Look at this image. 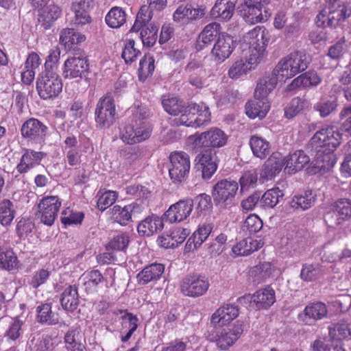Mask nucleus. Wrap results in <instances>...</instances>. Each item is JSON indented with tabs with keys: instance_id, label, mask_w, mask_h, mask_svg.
<instances>
[{
	"instance_id": "nucleus-43",
	"label": "nucleus",
	"mask_w": 351,
	"mask_h": 351,
	"mask_svg": "<svg viewBox=\"0 0 351 351\" xmlns=\"http://www.w3.org/2000/svg\"><path fill=\"white\" fill-rule=\"evenodd\" d=\"M258 64H250L249 55L245 53V59L236 60L228 70V76L232 79H238L254 69Z\"/></svg>"
},
{
	"instance_id": "nucleus-27",
	"label": "nucleus",
	"mask_w": 351,
	"mask_h": 351,
	"mask_svg": "<svg viewBox=\"0 0 351 351\" xmlns=\"http://www.w3.org/2000/svg\"><path fill=\"white\" fill-rule=\"evenodd\" d=\"M204 14V10L194 8L191 5H181L176 10L173 14L175 22L181 24H188L191 21L201 18Z\"/></svg>"
},
{
	"instance_id": "nucleus-4",
	"label": "nucleus",
	"mask_w": 351,
	"mask_h": 351,
	"mask_svg": "<svg viewBox=\"0 0 351 351\" xmlns=\"http://www.w3.org/2000/svg\"><path fill=\"white\" fill-rule=\"evenodd\" d=\"M270 0H243L241 15L250 24L263 23L271 15Z\"/></svg>"
},
{
	"instance_id": "nucleus-50",
	"label": "nucleus",
	"mask_w": 351,
	"mask_h": 351,
	"mask_svg": "<svg viewBox=\"0 0 351 351\" xmlns=\"http://www.w3.org/2000/svg\"><path fill=\"white\" fill-rule=\"evenodd\" d=\"M308 107V103L306 99L295 97L285 108V117L289 119H293Z\"/></svg>"
},
{
	"instance_id": "nucleus-24",
	"label": "nucleus",
	"mask_w": 351,
	"mask_h": 351,
	"mask_svg": "<svg viewBox=\"0 0 351 351\" xmlns=\"http://www.w3.org/2000/svg\"><path fill=\"white\" fill-rule=\"evenodd\" d=\"M62 152L65 156V161L71 167L77 166L81 162V152L77 138L73 136H67L64 141Z\"/></svg>"
},
{
	"instance_id": "nucleus-60",
	"label": "nucleus",
	"mask_w": 351,
	"mask_h": 351,
	"mask_svg": "<svg viewBox=\"0 0 351 351\" xmlns=\"http://www.w3.org/2000/svg\"><path fill=\"white\" fill-rule=\"evenodd\" d=\"M322 274V270L318 264H304L302 265L300 278L306 282L317 280Z\"/></svg>"
},
{
	"instance_id": "nucleus-38",
	"label": "nucleus",
	"mask_w": 351,
	"mask_h": 351,
	"mask_svg": "<svg viewBox=\"0 0 351 351\" xmlns=\"http://www.w3.org/2000/svg\"><path fill=\"white\" fill-rule=\"evenodd\" d=\"M236 2L237 0H217L212 8V15L223 20H229L234 12Z\"/></svg>"
},
{
	"instance_id": "nucleus-41",
	"label": "nucleus",
	"mask_w": 351,
	"mask_h": 351,
	"mask_svg": "<svg viewBox=\"0 0 351 351\" xmlns=\"http://www.w3.org/2000/svg\"><path fill=\"white\" fill-rule=\"evenodd\" d=\"M315 197L316 195L312 190H307L300 195L293 196L289 205L293 209L306 210L313 206Z\"/></svg>"
},
{
	"instance_id": "nucleus-28",
	"label": "nucleus",
	"mask_w": 351,
	"mask_h": 351,
	"mask_svg": "<svg viewBox=\"0 0 351 351\" xmlns=\"http://www.w3.org/2000/svg\"><path fill=\"white\" fill-rule=\"evenodd\" d=\"M278 80H280V77L275 73L274 70L271 74L263 77L257 83L255 97L267 99V96L276 87Z\"/></svg>"
},
{
	"instance_id": "nucleus-62",
	"label": "nucleus",
	"mask_w": 351,
	"mask_h": 351,
	"mask_svg": "<svg viewBox=\"0 0 351 351\" xmlns=\"http://www.w3.org/2000/svg\"><path fill=\"white\" fill-rule=\"evenodd\" d=\"M60 58V50L56 47L49 51L44 64V70L41 73H57L58 65Z\"/></svg>"
},
{
	"instance_id": "nucleus-6",
	"label": "nucleus",
	"mask_w": 351,
	"mask_h": 351,
	"mask_svg": "<svg viewBox=\"0 0 351 351\" xmlns=\"http://www.w3.org/2000/svg\"><path fill=\"white\" fill-rule=\"evenodd\" d=\"M243 331V323L237 320L233 325L227 327L218 326L208 335V340L215 342L217 348L226 350L240 337Z\"/></svg>"
},
{
	"instance_id": "nucleus-47",
	"label": "nucleus",
	"mask_w": 351,
	"mask_h": 351,
	"mask_svg": "<svg viewBox=\"0 0 351 351\" xmlns=\"http://www.w3.org/2000/svg\"><path fill=\"white\" fill-rule=\"evenodd\" d=\"M198 109L197 104H190L184 108L180 116L178 118H176L174 121L178 125L197 128V126L193 125V120H195Z\"/></svg>"
},
{
	"instance_id": "nucleus-54",
	"label": "nucleus",
	"mask_w": 351,
	"mask_h": 351,
	"mask_svg": "<svg viewBox=\"0 0 351 351\" xmlns=\"http://www.w3.org/2000/svg\"><path fill=\"white\" fill-rule=\"evenodd\" d=\"M258 173L256 169H250L244 171L239 179L241 191H248L255 188L258 180Z\"/></svg>"
},
{
	"instance_id": "nucleus-63",
	"label": "nucleus",
	"mask_w": 351,
	"mask_h": 351,
	"mask_svg": "<svg viewBox=\"0 0 351 351\" xmlns=\"http://www.w3.org/2000/svg\"><path fill=\"white\" fill-rule=\"evenodd\" d=\"M152 19L151 11L146 6H143L138 11L134 24L132 27L131 32H138L143 27L150 24Z\"/></svg>"
},
{
	"instance_id": "nucleus-19",
	"label": "nucleus",
	"mask_w": 351,
	"mask_h": 351,
	"mask_svg": "<svg viewBox=\"0 0 351 351\" xmlns=\"http://www.w3.org/2000/svg\"><path fill=\"white\" fill-rule=\"evenodd\" d=\"M234 48L233 38L227 34H221L211 50V56L215 61L221 63L230 57Z\"/></svg>"
},
{
	"instance_id": "nucleus-32",
	"label": "nucleus",
	"mask_w": 351,
	"mask_h": 351,
	"mask_svg": "<svg viewBox=\"0 0 351 351\" xmlns=\"http://www.w3.org/2000/svg\"><path fill=\"white\" fill-rule=\"evenodd\" d=\"M62 307L68 311H74L79 305V295L75 285H69L63 291L60 297Z\"/></svg>"
},
{
	"instance_id": "nucleus-10",
	"label": "nucleus",
	"mask_w": 351,
	"mask_h": 351,
	"mask_svg": "<svg viewBox=\"0 0 351 351\" xmlns=\"http://www.w3.org/2000/svg\"><path fill=\"white\" fill-rule=\"evenodd\" d=\"M152 128L144 120L135 121L126 125L120 132V138L125 143L134 145L148 139L152 134Z\"/></svg>"
},
{
	"instance_id": "nucleus-64",
	"label": "nucleus",
	"mask_w": 351,
	"mask_h": 351,
	"mask_svg": "<svg viewBox=\"0 0 351 351\" xmlns=\"http://www.w3.org/2000/svg\"><path fill=\"white\" fill-rule=\"evenodd\" d=\"M165 110L171 115L177 116L182 112L184 106L176 97L164 98L162 101Z\"/></svg>"
},
{
	"instance_id": "nucleus-34",
	"label": "nucleus",
	"mask_w": 351,
	"mask_h": 351,
	"mask_svg": "<svg viewBox=\"0 0 351 351\" xmlns=\"http://www.w3.org/2000/svg\"><path fill=\"white\" fill-rule=\"evenodd\" d=\"M322 80L317 73L313 71H309L295 78L287 86L289 91L297 88H306L311 86H317L320 84Z\"/></svg>"
},
{
	"instance_id": "nucleus-36",
	"label": "nucleus",
	"mask_w": 351,
	"mask_h": 351,
	"mask_svg": "<svg viewBox=\"0 0 351 351\" xmlns=\"http://www.w3.org/2000/svg\"><path fill=\"white\" fill-rule=\"evenodd\" d=\"M263 245V242L261 240L247 237L238 242L233 246L232 250L237 256H248L262 247Z\"/></svg>"
},
{
	"instance_id": "nucleus-18",
	"label": "nucleus",
	"mask_w": 351,
	"mask_h": 351,
	"mask_svg": "<svg viewBox=\"0 0 351 351\" xmlns=\"http://www.w3.org/2000/svg\"><path fill=\"white\" fill-rule=\"evenodd\" d=\"M48 131V127L43 122L35 118H29L23 123L21 128L23 138L35 142L45 140Z\"/></svg>"
},
{
	"instance_id": "nucleus-29",
	"label": "nucleus",
	"mask_w": 351,
	"mask_h": 351,
	"mask_svg": "<svg viewBox=\"0 0 351 351\" xmlns=\"http://www.w3.org/2000/svg\"><path fill=\"white\" fill-rule=\"evenodd\" d=\"M239 315V308L236 306L227 304L219 307L211 317L213 324L226 325Z\"/></svg>"
},
{
	"instance_id": "nucleus-22",
	"label": "nucleus",
	"mask_w": 351,
	"mask_h": 351,
	"mask_svg": "<svg viewBox=\"0 0 351 351\" xmlns=\"http://www.w3.org/2000/svg\"><path fill=\"white\" fill-rule=\"evenodd\" d=\"M285 162L281 154L273 153L264 162L260 173V178L263 182L275 178L282 170Z\"/></svg>"
},
{
	"instance_id": "nucleus-30",
	"label": "nucleus",
	"mask_w": 351,
	"mask_h": 351,
	"mask_svg": "<svg viewBox=\"0 0 351 351\" xmlns=\"http://www.w3.org/2000/svg\"><path fill=\"white\" fill-rule=\"evenodd\" d=\"M270 106L267 99L256 98L249 101L245 104V113L250 119L264 118L269 110Z\"/></svg>"
},
{
	"instance_id": "nucleus-33",
	"label": "nucleus",
	"mask_w": 351,
	"mask_h": 351,
	"mask_svg": "<svg viewBox=\"0 0 351 351\" xmlns=\"http://www.w3.org/2000/svg\"><path fill=\"white\" fill-rule=\"evenodd\" d=\"M164 270L165 267L162 264L155 263L148 265L137 275L138 282L141 285L155 282L161 277Z\"/></svg>"
},
{
	"instance_id": "nucleus-55",
	"label": "nucleus",
	"mask_w": 351,
	"mask_h": 351,
	"mask_svg": "<svg viewBox=\"0 0 351 351\" xmlns=\"http://www.w3.org/2000/svg\"><path fill=\"white\" fill-rule=\"evenodd\" d=\"M158 25L154 23H150L147 26L143 27L141 31V38L144 45L152 47L157 40V32Z\"/></svg>"
},
{
	"instance_id": "nucleus-56",
	"label": "nucleus",
	"mask_w": 351,
	"mask_h": 351,
	"mask_svg": "<svg viewBox=\"0 0 351 351\" xmlns=\"http://www.w3.org/2000/svg\"><path fill=\"white\" fill-rule=\"evenodd\" d=\"M273 267L270 263L263 262L250 269V275L253 276L255 281L262 282L269 278L272 274Z\"/></svg>"
},
{
	"instance_id": "nucleus-8",
	"label": "nucleus",
	"mask_w": 351,
	"mask_h": 351,
	"mask_svg": "<svg viewBox=\"0 0 351 351\" xmlns=\"http://www.w3.org/2000/svg\"><path fill=\"white\" fill-rule=\"evenodd\" d=\"M116 106L113 97L107 93L98 100L95 110V121L97 127L109 128L116 120Z\"/></svg>"
},
{
	"instance_id": "nucleus-9",
	"label": "nucleus",
	"mask_w": 351,
	"mask_h": 351,
	"mask_svg": "<svg viewBox=\"0 0 351 351\" xmlns=\"http://www.w3.org/2000/svg\"><path fill=\"white\" fill-rule=\"evenodd\" d=\"M63 84L58 73H40L36 81V90L43 99L57 97L62 92Z\"/></svg>"
},
{
	"instance_id": "nucleus-25",
	"label": "nucleus",
	"mask_w": 351,
	"mask_h": 351,
	"mask_svg": "<svg viewBox=\"0 0 351 351\" xmlns=\"http://www.w3.org/2000/svg\"><path fill=\"white\" fill-rule=\"evenodd\" d=\"M327 313L328 310L326 304L322 302H316L308 304L300 316L304 322L311 325L324 318Z\"/></svg>"
},
{
	"instance_id": "nucleus-15",
	"label": "nucleus",
	"mask_w": 351,
	"mask_h": 351,
	"mask_svg": "<svg viewBox=\"0 0 351 351\" xmlns=\"http://www.w3.org/2000/svg\"><path fill=\"white\" fill-rule=\"evenodd\" d=\"M88 59L84 54L75 53L65 60L62 75L66 79L82 78L88 70Z\"/></svg>"
},
{
	"instance_id": "nucleus-46",
	"label": "nucleus",
	"mask_w": 351,
	"mask_h": 351,
	"mask_svg": "<svg viewBox=\"0 0 351 351\" xmlns=\"http://www.w3.org/2000/svg\"><path fill=\"white\" fill-rule=\"evenodd\" d=\"M213 230L211 223H204L200 225L198 229L193 234L186 242V246L191 248L193 245L195 248L199 247L202 243L208 238Z\"/></svg>"
},
{
	"instance_id": "nucleus-7",
	"label": "nucleus",
	"mask_w": 351,
	"mask_h": 351,
	"mask_svg": "<svg viewBox=\"0 0 351 351\" xmlns=\"http://www.w3.org/2000/svg\"><path fill=\"white\" fill-rule=\"evenodd\" d=\"M228 135L218 128H212L201 133H195L189 137V141L196 148H220L226 145Z\"/></svg>"
},
{
	"instance_id": "nucleus-2",
	"label": "nucleus",
	"mask_w": 351,
	"mask_h": 351,
	"mask_svg": "<svg viewBox=\"0 0 351 351\" xmlns=\"http://www.w3.org/2000/svg\"><path fill=\"white\" fill-rule=\"evenodd\" d=\"M271 34L264 26L258 25L249 31L243 37V47H247L250 64H258L265 53L266 47Z\"/></svg>"
},
{
	"instance_id": "nucleus-61",
	"label": "nucleus",
	"mask_w": 351,
	"mask_h": 351,
	"mask_svg": "<svg viewBox=\"0 0 351 351\" xmlns=\"http://www.w3.org/2000/svg\"><path fill=\"white\" fill-rule=\"evenodd\" d=\"M263 228V221L256 215H249L243 222L241 229L246 234L259 232Z\"/></svg>"
},
{
	"instance_id": "nucleus-13",
	"label": "nucleus",
	"mask_w": 351,
	"mask_h": 351,
	"mask_svg": "<svg viewBox=\"0 0 351 351\" xmlns=\"http://www.w3.org/2000/svg\"><path fill=\"white\" fill-rule=\"evenodd\" d=\"M350 16L351 6L349 4L339 5L332 10H322L316 16V23L319 27H336Z\"/></svg>"
},
{
	"instance_id": "nucleus-52",
	"label": "nucleus",
	"mask_w": 351,
	"mask_h": 351,
	"mask_svg": "<svg viewBox=\"0 0 351 351\" xmlns=\"http://www.w3.org/2000/svg\"><path fill=\"white\" fill-rule=\"evenodd\" d=\"M114 313L117 315H118L119 313L123 314V315L121 317L123 321V324H128V332L126 333L125 335L121 336V340L122 342H127L130 339L134 331H136V330L137 329L138 319L136 317V316L133 315L132 313L123 311L122 310H119L118 311V312H115ZM125 326L127 327V325Z\"/></svg>"
},
{
	"instance_id": "nucleus-49",
	"label": "nucleus",
	"mask_w": 351,
	"mask_h": 351,
	"mask_svg": "<svg viewBox=\"0 0 351 351\" xmlns=\"http://www.w3.org/2000/svg\"><path fill=\"white\" fill-rule=\"evenodd\" d=\"M126 13L120 7H113L107 13L105 21L111 28H119L126 22Z\"/></svg>"
},
{
	"instance_id": "nucleus-21",
	"label": "nucleus",
	"mask_w": 351,
	"mask_h": 351,
	"mask_svg": "<svg viewBox=\"0 0 351 351\" xmlns=\"http://www.w3.org/2000/svg\"><path fill=\"white\" fill-rule=\"evenodd\" d=\"M143 207L136 202L121 207L119 205L114 206L111 211L112 217L115 221L122 226H125L132 218L136 217L142 213Z\"/></svg>"
},
{
	"instance_id": "nucleus-57",
	"label": "nucleus",
	"mask_w": 351,
	"mask_h": 351,
	"mask_svg": "<svg viewBox=\"0 0 351 351\" xmlns=\"http://www.w3.org/2000/svg\"><path fill=\"white\" fill-rule=\"evenodd\" d=\"M15 210L12 202L3 199L0 202V223L3 226H8L14 218Z\"/></svg>"
},
{
	"instance_id": "nucleus-35",
	"label": "nucleus",
	"mask_w": 351,
	"mask_h": 351,
	"mask_svg": "<svg viewBox=\"0 0 351 351\" xmlns=\"http://www.w3.org/2000/svg\"><path fill=\"white\" fill-rule=\"evenodd\" d=\"M62 9L57 5L51 4L38 14V23L45 29H49L53 22L60 17Z\"/></svg>"
},
{
	"instance_id": "nucleus-48",
	"label": "nucleus",
	"mask_w": 351,
	"mask_h": 351,
	"mask_svg": "<svg viewBox=\"0 0 351 351\" xmlns=\"http://www.w3.org/2000/svg\"><path fill=\"white\" fill-rule=\"evenodd\" d=\"M250 145L254 156L261 159L265 158L269 153L270 143L262 137L252 136Z\"/></svg>"
},
{
	"instance_id": "nucleus-42",
	"label": "nucleus",
	"mask_w": 351,
	"mask_h": 351,
	"mask_svg": "<svg viewBox=\"0 0 351 351\" xmlns=\"http://www.w3.org/2000/svg\"><path fill=\"white\" fill-rule=\"evenodd\" d=\"M220 25L216 22L208 24L199 35L197 46L202 49L219 36Z\"/></svg>"
},
{
	"instance_id": "nucleus-12",
	"label": "nucleus",
	"mask_w": 351,
	"mask_h": 351,
	"mask_svg": "<svg viewBox=\"0 0 351 351\" xmlns=\"http://www.w3.org/2000/svg\"><path fill=\"white\" fill-rule=\"evenodd\" d=\"M209 287V280L206 276L193 274L183 278L180 283V291L186 296L197 298L204 295Z\"/></svg>"
},
{
	"instance_id": "nucleus-58",
	"label": "nucleus",
	"mask_w": 351,
	"mask_h": 351,
	"mask_svg": "<svg viewBox=\"0 0 351 351\" xmlns=\"http://www.w3.org/2000/svg\"><path fill=\"white\" fill-rule=\"evenodd\" d=\"M154 69L155 66L154 57L150 54H145L140 60L139 63V79L144 81L153 73Z\"/></svg>"
},
{
	"instance_id": "nucleus-40",
	"label": "nucleus",
	"mask_w": 351,
	"mask_h": 351,
	"mask_svg": "<svg viewBox=\"0 0 351 351\" xmlns=\"http://www.w3.org/2000/svg\"><path fill=\"white\" fill-rule=\"evenodd\" d=\"M328 334L333 340L351 339V318L341 320L333 327H329Z\"/></svg>"
},
{
	"instance_id": "nucleus-39",
	"label": "nucleus",
	"mask_w": 351,
	"mask_h": 351,
	"mask_svg": "<svg viewBox=\"0 0 351 351\" xmlns=\"http://www.w3.org/2000/svg\"><path fill=\"white\" fill-rule=\"evenodd\" d=\"M37 321L40 324L56 325L59 322V315L53 312L50 303H44L36 307Z\"/></svg>"
},
{
	"instance_id": "nucleus-5",
	"label": "nucleus",
	"mask_w": 351,
	"mask_h": 351,
	"mask_svg": "<svg viewBox=\"0 0 351 351\" xmlns=\"http://www.w3.org/2000/svg\"><path fill=\"white\" fill-rule=\"evenodd\" d=\"M239 189L237 182L231 179H222L213 186L212 196L214 203L219 209L230 208L234 205Z\"/></svg>"
},
{
	"instance_id": "nucleus-23",
	"label": "nucleus",
	"mask_w": 351,
	"mask_h": 351,
	"mask_svg": "<svg viewBox=\"0 0 351 351\" xmlns=\"http://www.w3.org/2000/svg\"><path fill=\"white\" fill-rule=\"evenodd\" d=\"M45 156L46 154L44 152L25 149L16 169L21 174L26 173L30 169L39 165Z\"/></svg>"
},
{
	"instance_id": "nucleus-1",
	"label": "nucleus",
	"mask_w": 351,
	"mask_h": 351,
	"mask_svg": "<svg viewBox=\"0 0 351 351\" xmlns=\"http://www.w3.org/2000/svg\"><path fill=\"white\" fill-rule=\"evenodd\" d=\"M342 134L337 126L331 125L317 131L310 140L311 151L315 153L313 161L315 173H324L336 163L334 152L340 145Z\"/></svg>"
},
{
	"instance_id": "nucleus-3",
	"label": "nucleus",
	"mask_w": 351,
	"mask_h": 351,
	"mask_svg": "<svg viewBox=\"0 0 351 351\" xmlns=\"http://www.w3.org/2000/svg\"><path fill=\"white\" fill-rule=\"evenodd\" d=\"M308 64L306 54L303 51H295L282 58L274 70L280 80H285L306 70Z\"/></svg>"
},
{
	"instance_id": "nucleus-26",
	"label": "nucleus",
	"mask_w": 351,
	"mask_h": 351,
	"mask_svg": "<svg viewBox=\"0 0 351 351\" xmlns=\"http://www.w3.org/2000/svg\"><path fill=\"white\" fill-rule=\"evenodd\" d=\"M285 171L288 173H295L301 170L310 161L309 156L302 150H297L283 158Z\"/></svg>"
},
{
	"instance_id": "nucleus-17",
	"label": "nucleus",
	"mask_w": 351,
	"mask_h": 351,
	"mask_svg": "<svg viewBox=\"0 0 351 351\" xmlns=\"http://www.w3.org/2000/svg\"><path fill=\"white\" fill-rule=\"evenodd\" d=\"M193 210V201L191 198L182 199L171 205L164 214V219L172 223L186 219Z\"/></svg>"
},
{
	"instance_id": "nucleus-31",
	"label": "nucleus",
	"mask_w": 351,
	"mask_h": 351,
	"mask_svg": "<svg viewBox=\"0 0 351 351\" xmlns=\"http://www.w3.org/2000/svg\"><path fill=\"white\" fill-rule=\"evenodd\" d=\"M251 302L258 309H267L276 302L275 291L270 287L259 289L252 295Z\"/></svg>"
},
{
	"instance_id": "nucleus-16",
	"label": "nucleus",
	"mask_w": 351,
	"mask_h": 351,
	"mask_svg": "<svg viewBox=\"0 0 351 351\" xmlns=\"http://www.w3.org/2000/svg\"><path fill=\"white\" fill-rule=\"evenodd\" d=\"M351 217V200L346 198L337 199L325 215V221L330 226H339Z\"/></svg>"
},
{
	"instance_id": "nucleus-44",
	"label": "nucleus",
	"mask_w": 351,
	"mask_h": 351,
	"mask_svg": "<svg viewBox=\"0 0 351 351\" xmlns=\"http://www.w3.org/2000/svg\"><path fill=\"white\" fill-rule=\"evenodd\" d=\"M285 195L284 191L278 187L267 190L260 198L259 204L265 209L273 208L280 202Z\"/></svg>"
},
{
	"instance_id": "nucleus-51",
	"label": "nucleus",
	"mask_w": 351,
	"mask_h": 351,
	"mask_svg": "<svg viewBox=\"0 0 351 351\" xmlns=\"http://www.w3.org/2000/svg\"><path fill=\"white\" fill-rule=\"evenodd\" d=\"M88 5L83 3H73L71 10L75 14V23L84 25L90 23L92 19L88 10Z\"/></svg>"
},
{
	"instance_id": "nucleus-37",
	"label": "nucleus",
	"mask_w": 351,
	"mask_h": 351,
	"mask_svg": "<svg viewBox=\"0 0 351 351\" xmlns=\"http://www.w3.org/2000/svg\"><path fill=\"white\" fill-rule=\"evenodd\" d=\"M163 228L162 219L157 216H150L143 220L137 227L141 236H151Z\"/></svg>"
},
{
	"instance_id": "nucleus-11",
	"label": "nucleus",
	"mask_w": 351,
	"mask_h": 351,
	"mask_svg": "<svg viewBox=\"0 0 351 351\" xmlns=\"http://www.w3.org/2000/svg\"><path fill=\"white\" fill-rule=\"evenodd\" d=\"M169 174L173 182H181L188 176L191 168L190 157L182 151L173 152L169 155Z\"/></svg>"
},
{
	"instance_id": "nucleus-53",
	"label": "nucleus",
	"mask_w": 351,
	"mask_h": 351,
	"mask_svg": "<svg viewBox=\"0 0 351 351\" xmlns=\"http://www.w3.org/2000/svg\"><path fill=\"white\" fill-rule=\"evenodd\" d=\"M103 279L102 274L99 270H92L84 274L80 280L83 281L86 291L90 292L95 290Z\"/></svg>"
},
{
	"instance_id": "nucleus-14",
	"label": "nucleus",
	"mask_w": 351,
	"mask_h": 351,
	"mask_svg": "<svg viewBox=\"0 0 351 351\" xmlns=\"http://www.w3.org/2000/svg\"><path fill=\"white\" fill-rule=\"evenodd\" d=\"M61 202L58 196H47L42 199L38 206L36 216L45 225L51 226L58 216Z\"/></svg>"
},
{
	"instance_id": "nucleus-45",
	"label": "nucleus",
	"mask_w": 351,
	"mask_h": 351,
	"mask_svg": "<svg viewBox=\"0 0 351 351\" xmlns=\"http://www.w3.org/2000/svg\"><path fill=\"white\" fill-rule=\"evenodd\" d=\"M86 40L84 35L72 28H64L60 33V42L66 47L71 48Z\"/></svg>"
},
{
	"instance_id": "nucleus-59",
	"label": "nucleus",
	"mask_w": 351,
	"mask_h": 351,
	"mask_svg": "<svg viewBox=\"0 0 351 351\" xmlns=\"http://www.w3.org/2000/svg\"><path fill=\"white\" fill-rule=\"evenodd\" d=\"M17 258L11 250L0 247V268L12 270L16 267Z\"/></svg>"
},
{
	"instance_id": "nucleus-20",
	"label": "nucleus",
	"mask_w": 351,
	"mask_h": 351,
	"mask_svg": "<svg viewBox=\"0 0 351 351\" xmlns=\"http://www.w3.org/2000/svg\"><path fill=\"white\" fill-rule=\"evenodd\" d=\"M214 149H206L202 151L196 156L195 160L198 168L202 169V177L209 179L217 169V157Z\"/></svg>"
}]
</instances>
